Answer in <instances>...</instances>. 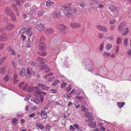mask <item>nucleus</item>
I'll return each mask as SVG.
<instances>
[{"label": "nucleus", "mask_w": 131, "mask_h": 131, "mask_svg": "<svg viewBox=\"0 0 131 131\" xmlns=\"http://www.w3.org/2000/svg\"><path fill=\"white\" fill-rule=\"evenodd\" d=\"M32 71V69H31L29 68H27V73L29 75H30L31 72Z\"/></svg>", "instance_id": "58836bf2"}, {"label": "nucleus", "mask_w": 131, "mask_h": 131, "mask_svg": "<svg viewBox=\"0 0 131 131\" xmlns=\"http://www.w3.org/2000/svg\"><path fill=\"white\" fill-rule=\"evenodd\" d=\"M46 5L48 6H51L52 4H53L54 3V2L50 0H48L46 1Z\"/></svg>", "instance_id": "cd10ccee"}, {"label": "nucleus", "mask_w": 131, "mask_h": 131, "mask_svg": "<svg viewBox=\"0 0 131 131\" xmlns=\"http://www.w3.org/2000/svg\"><path fill=\"white\" fill-rule=\"evenodd\" d=\"M5 11L6 14L10 16L13 13L12 9L10 8L6 7L5 9Z\"/></svg>", "instance_id": "4468645a"}, {"label": "nucleus", "mask_w": 131, "mask_h": 131, "mask_svg": "<svg viewBox=\"0 0 131 131\" xmlns=\"http://www.w3.org/2000/svg\"><path fill=\"white\" fill-rule=\"evenodd\" d=\"M60 13L59 12H55L54 14V17L56 18H58L59 17Z\"/></svg>", "instance_id": "4c0bfd02"}, {"label": "nucleus", "mask_w": 131, "mask_h": 131, "mask_svg": "<svg viewBox=\"0 0 131 131\" xmlns=\"http://www.w3.org/2000/svg\"><path fill=\"white\" fill-rule=\"evenodd\" d=\"M49 88V86L46 84L38 83V86H35V89L38 91H41V90L45 91L48 90Z\"/></svg>", "instance_id": "20e7f679"}, {"label": "nucleus", "mask_w": 131, "mask_h": 131, "mask_svg": "<svg viewBox=\"0 0 131 131\" xmlns=\"http://www.w3.org/2000/svg\"><path fill=\"white\" fill-rule=\"evenodd\" d=\"M125 104V103L124 102H117V105L118 106V107L120 108L122 107Z\"/></svg>", "instance_id": "c85d7f7f"}, {"label": "nucleus", "mask_w": 131, "mask_h": 131, "mask_svg": "<svg viewBox=\"0 0 131 131\" xmlns=\"http://www.w3.org/2000/svg\"><path fill=\"white\" fill-rule=\"evenodd\" d=\"M26 33L28 36V38L29 37H30H30L31 36L32 34V32L31 31L26 32Z\"/></svg>", "instance_id": "864d4df0"}, {"label": "nucleus", "mask_w": 131, "mask_h": 131, "mask_svg": "<svg viewBox=\"0 0 131 131\" xmlns=\"http://www.w3.org/2000/svg\"><path fill=\"white\" fill-rule=\"evenodd\" d=\"M25 74V71L24 70L23 71H21L20 72V75H21L22 77L24 76V75Z\"/></svg>", "instance_id": "338daca9"}, {"label": "nucleus", "mask_w": 131, "mask_h": 131, "mask_svg": "<svg viewBox=\"0 0 131 131\" xmlns=\"http://www.w3.org/2000/svg\"><path fill=\"white\" fill-rule=\"evenodd\" d=\"M122 40V38L121 37L118 38L116 41L117 44H119L121 43V42Z\"/></svg>", "instance_id": "c03bdc74"}, {"label": "nucleus", "mask_w": 131, "mask_h": 131, "mask_svg": "<svg viewBox=\"0 0 131 131\" xmlns=\"http://www.w3.org/2000/svg\"><path fill=\"white\" fill-rule=\"evenodd\" d=\"M94 91L98 93H102L103 91L105 89V86L102 84L99 83L97 85L94 86Z\"/></svg>", "instance_id": "7ed1b4c3"}, {"label": "nucleus", "mask_w": 131, "mask_h": 131, "mask_svg": "<svg viewBox=\"0 0 131 131\" xmlns=\"http://www.w3.org/2000/svg\"><path fill=\"white\" fill-rule=\"evenodd\" d=\"M67 85L66 83L64 82H63L61 85V88H64Z\"/></svg>", "instance_id": "de8ad7c7"}, {"label": "nucleus", "mask_w": 131, "mask_h": 131, "mask_svg": "<svg viewBox=\"0 0 131 131\" xmlns=\"http://www.w3.org/2000/svg\"><path fill=\"white\" fill-rule=\"evenodd\" d=\"M7 68L6 67H2L0 70V72L2 74H4L6 72Z\"/></svg>", "instance_id": "a878e982"}, {"label": "nucleus", "mask_w": 131, "mask_h": 131, "mask_svg": "<svg viewBox=\"0 0 131 131\" xmlns=\"http://www.w3.org/2000/svg\"><path fill=\"white\" fill-rule=\"evenodd\" d=\"M36 126L37 127H39L41 129H42L44 128V126L43 125H41V124L40 123H36Z\"/></svg>", "instance_id": "473e14b6"}, {"label": "nucleus", "mask_w": 131, "mask_h": 131, "mask_svg": "<svg viewBox=\"0 0 131 131\" xmlns=\"http://www.w3.org/2000/svg\"><path fill=\"white\" fill-rule=\"evenodd\" d=\"M29 14L30 16V17H34L35 16L36 13L34 9H31L29 12Z\"/></svg>", "instance_id": "412c9836"}, {"label": "nucleus", "mask_w": 131, "mask_h": 131, "mask_svg": "<svg viewBox=\"0 0 131 131\" xmlns=\"http://www.w3.org/2000/svg\"><path fill=\"white\" fill-rule=\"evenodd\" d=\"M38 48L40 50H45L46 49L45 45L42 42L39 43L38 47Z\"/></svg>", "instance_id": "9b49d317"}, {"label": "nucleus", "mask_w": 131, "mask_h": 131, "mask_svg": "<svg viewBox=\"0 0 131 131\" xmlns=\"http://www.w3.org/2000/svg\"><path fill=\"white\" fill-rule=\"evenodd\" d=\"M9 79V76L8 75H6L3 78V80L5 81H8Z\"/></svg>", "instance_id": "09e8293b"}, {"label": "nucleus", "mask_w": 131, "mask_h": 131, "mask_svg": "<svg viewBox=\"0 0 131 131\" xmlns=\"http://www.w3.org/2000/svg\"><path fill=\"white\" fill-rule=\"evenodd\" d=\"M43 13H44V12H43V11L42 10H40L38 13V15L39 16L43 14Z\"/></svg>", "instance_id": "052dcab7"}, {"label": "nucleus", "mask_w": 131, "mask_h": 131, "mask_svg": "<svg viewBox=\"0 0 131 131\" xmlns=\"http://www.w3.org/2000/svg\"><path fill=\"white\" fill-rule=\"evenodd\" d=\"M57 27L58 29L61 31H64L67 29V27L64 25L60 24Z\"/></svg>", "instance_id": "f3484780"}, {"label": "nucleus", "mask_w": 131, "mask_h": 131, "mask_svg": "<svg viewBox=\"0 0 131 131\" xmlns=\"http://www.w3.org/2000/svg\"><path fill=\"white\" fill-rule=\"evenodd\" d=\"M12 18V19L14 21H15L16 20V18L14 14L13 13L11 15H10Z\"/></svg>", "instance_id": "a18cd8bd"}, {"label": "nucleus", "mask_w": 131, "mask_h": 131, "mask_svg": "<svg viewBox=\"0 0 131 131\" xmlns=\"http://www.w3.org/2000/svg\"><path fill=\"white\" fill-rule=\"evenodd\" d=\"M71 90V88L70 86H69L67 88V92H70Z\"/></svg>", "instance_id": "0e129e2a"}, {"label": "nucleus", "mask_w": 131, "mask_h": 131, "mask_svg": "<svg viewBox=\"0 0 131 131\" xmlns=\"http://www.w3.org/2000/svg\"><path fill=\"white\" fill-rule=\"evenodd\" d=\"M96 28L98 29L103 31L106 32L107 31L106 28L103 26L99 25L97 26Z\"/></svg>", "instance_id": "dca6fc26"}, {"label": "nucleus", "mask_w": 131, "mask_h": 131, "mask_svg": "<svg viewBox=\"0 0 131 131\" xmlns=\"http://www.w3.org/2000/svg\"><path fill=\"white\" fill-rule=\"evenodd\" d=\"M7 51L9 52H11L12 50V48L10 46H8V47L7 48Z\"/></svg>", "instance_id": "774afa93"}, {"label": "nucleus", "mask_w": 131, "mask_h": 131, "mask_svg": "<svg viewBox=\"0 0 131 131\" xmlns=\"http://www.w3.org/2000/svg\"><path fill=\"white\" fill-rule=\"evenodd\" d=\"M14 26L15 25L14 24L9 23L6 25L5 29L6 31H10L14 28Z\"/></svg>", "instance_id": "0eeeda50"}, {"label": "nucleus", "mask_w": 131, "mask_h": 131, "mask_svg": "<svg viewBox=\"0 0 131 131\" xmlns=\"http://www.w3.org/2000/svg\"><path fill=\"white\" fill-rule=\"evenodd\" d=\"M106 47L107 50H108L111 48L112 45L110 43H108L106 46Z\"/></svg>", "instance_id": "79ce46f5"}, {"label": "nucleus", "mask_w": 131, "mask_h": 131, "mask_svg": "<svg viewBox=\"0 0 131 131\" xmlns=\"http://www.w3.org/2000/svg\"><path fill=\"white\" fill-rule=\"evenodd\" d=\"M17 119L16 118H14L12 121L13 124L15 125H16L17 123Z\"/></svg>", "instance_id": "72a5a7b5"}, {"label": "nucleus", "mask_w": 131, "mask_h": 131, "mask_svg": "<svg viewBox=\"0 0 131 131\" xmlns=\"http://www.w3.org/2000/svg\"><path fill=\"white\" fill-rule=\"evenodd\" d=\"M31 102H34L36 104H38L40 102L39 99L37 97H34V98L31 99Z\"/></svg>", "instance_id": "aec40b11"}, {"label": "nucleus", "mask_w": 131, "mask_h": 131, "mask_svg": "<svg viewBox=\"0 0 131 131\" xmlns=\"http://www.w3.org/2000/svg\"><path fill=\"white\" fill-rule=\"evenodd\" d=\"M80 26V24L79 23H72L71 24V27L74 28H77L79 27Z\"/></svg>", "instance_id": "a211bd4d"}, {"label": "nucleus", "mask_w": 131, "mask_h": 131, "mask_svg": "<svg viewBox=\"0 0 131 131\" xmlns=\"http://www.w3.org/2000/svg\"><path fill=\"white\" fill-rule=\"evenodd\" d=\"M47 52L45 50H41L38 52V54L39 55L42 56H43L46 55Z\"/></svg>", "instance_id": "5701e85b"}, {"label": "nucleus", "mask_w": 131, "mask_h": 131, "mask_svg": "<svg viewBox=\"0 0 131 131\" xmlns=\"http://www.w3.org/2000/svg\"><path fill=\"white\" fill-rule=\"evenodd\" d=\"M81 109L83 111H86L87 110V108H86L84 106L82 105L81 106Z\"/></svg>", "instance_id": "6e6d98bb"}, {"label": "nucleus", "mask_w": 131, "mask_h": 131, "mask_svg": "<svg viewBox=\"0 0 131 131\" xmlns=\"http://www.w3.org/2000/svg\"><path fill=\"white\" fill-rule=\"evenodd\" d=\"M44 25L41 24L37 25L36 26V28L39 31H43L44 28Z\"/></svg>", "instance_id": "2eb2a0df"}, {"label": "nucleus", "mask_w": 131, "mask_h": 131, "mask_svg": "<svg viewBox=\"0 0 131 131\" xmlns=\"http://www.w3.org/2000/svg\"><path fill=\"white\" fill-rule=\"evenodd\" d=\"M53 30L51 28H48L47 29L46 32L47 34L51 33L52 31Z\"/></svg>", "instance_id": "49530a36"}, {"label": "nucleus", "mask_w": 131, "mask_h": 131, "mask_svg": "<svg viewBox=\"0 0 131 131\" xmlns=\"http://www.w3.org/2000/svg\"><path fill=\"white\" fill-rule=\"evenodd\" d=\"M30 5L31 4L30 3H26L24 5L25 9L27 10L31 8Z\"/></svg>", "instance_id": "393cba45"}, {"label": "nucleus", "mask_w": 131, "mask_h": 131, "mask_svg": "<svg viewBox=\"0 0 131 131\" xmlns=\"http://www.w3.org/2000/svg\"><path fill=\"white\" fill-rule=\"evenodd\" d=\"M83 65L89 72L95 75H98L105 78H107L112 80L115 79L114 73L110 71L107 73V69L104 67L100 66L94 67V64L89 60H84Z\"/></svg>", "instance_id": "f257e3e1"}, {"label": "nucleus", "mask_w": 131, "mask_h": 131, "mask_svg": "<svg viewBox=\"0 0 131 131\" xmlns=\"http://www.w3.org/2000/svg\"><path fill=\"white\" fill-rule=\"evenodd\" d=\"M90 122V123L88 124V125L91 128H94L95 127L96 125V122H93V121Z\"/></svg>", "instance_id": "4be33fe9"}, {"label": "nucleus", "mask_w": 131, "mask_h": 131, "mask_svg": "<svg viewBox=\"0 0 131 131\" xmlns=\"http://www.w3.org/2000/svg\"><path fill=\"white\" fill-rule=\"evenodd\" d=\"M33 39L34 38H31V39H30V37L28 38V41L26 44V46L27 47L30 48L31 47L33 43Z\"/></svg>", "instance_id": "f8f14e48"}, {"label": "nucleus", "mask_w": 131, "mask_h": 131, "mask_svg": "<svg viewBox=\"0 0 131 131\" xmlns=\"http://www.w3.org/2000/svg\"><path fill=\"white\" fill-rule=\"evenodd\" d=\"M116 22V21L114 19H113L111 20L109 22V23L110 24H113L115 23Z\"/></svg>", "instance_id": "4d7b16f0"}, {"label": "nucleus", "mask_w": 131, "mask_h": 131, "mask_svg": "<svg viewBox=\"0 0 131 131\" xmlns=\"http://www.w3.org/2000/svg\"><path fill=\"white\" fill-rule=\"evenodd\" d=\"M82 96L81 95H78L75 97L76 99L77 100H79V101H81L83 99V95L82 94Z\"/></svg>", "instance_id": "c756f323"}, {"label": "nucleus", "mask_w": 131, "mask_h": 131, "mask_svg": "<svg viewBox=\"0 0 131 131\" xmlns=\"http://www.w3.org/2000/svg\"><path fill=\"white\" fill-rule=\"evenodd\" d=\"M126 23L125 22H122L119 25L118 29L119 30L121 31L125 29L126 27Z\"/></svg>", "instance_id": "1a4fd4ad"}, {"label": "nucleus", "mask_w": 131, "mask_h": 131, "mask_svg": "<svg viewBox=\"0 0 131 131\" xmlns=\"http://www.w3.org/2000/svg\"><path fill=\"white\" fill-rule=\"evenodd\" d=\"M45 38L43 36H41L40 38V41H41L43 42L45 41Z\"/></svg>", "instance_id": "5fc2aeb1"}, {"label": "nucleus", "mask_w": 131, "mask_h": 131, "mask_svg": "<svg viewBox=\"0 0 131 131\" xmlns=\"http://www.w3.org/2000/svg\"><path fill=\"white\" fill-rule=\"evenodd\" d=\"M104 45V43H102L100 45L99 47V50L100 51H102L103 50Z\"/></svg>", "instance_id": "603ef678"}, {"label": "nucleus", "mask_w": 131, "mask_h": 131, "mask_svg": "<svg viewBox=\"0 0 131 131\" xmlns=\"http://www.w3.org/2000/svg\"><path fill=\"white\" fill-rule=\"evenodd\" d=\"M84 115L86 117L85 119V121L87 123H89L93 121L94 118L92 117L91 113L89 112H86L84 114Z\"/></svg>", "instance_id": "39448f33"}, {"label": "nucleus", "mask_w": 131, "mask_h": 131, "mask_svg": "<svg viewBox=\"0 0 131 131\" xmlns=\"http://www.w3.org/2000/svg\"><path fill=\"white\" fill-rule=\"evenodd\" d=\"M80 5L81 7H85V4L83 2H82L80 4Z\"/></svg>", "instance_id": "e2e57ef3"}, {"label": "nucleus", "mask_w": 131, "mask_h": 131, "mask_svg": "<svg viewBox=\"0 0 131 131\" xmlns=\"http://www.w3.org/2000/svg\"><path fill=\"white\" fill-rule=\"evenodd\" d=\"M124 30L122 33V35L124 36L126 35L129 32V29L127 28H126L124 29Z\"/></svg>", "instance_id": "bb28decb"}, {"label": "nucleus", "mask_w": 131, "mask_h": 131, "mask_svg": "<svg viewBox=\"0 0 131 131\" xmlns=\"http://www.w3.org/2000/svg\"><path fill=\"white\" fill-rule=\"evenodd\" d=\"M37 108V106L36 105H34L31 107V110H35Z\"/></svg>", "instance_id": "680f3d73"}, {"label": "nucleus", "mask_w": 131, "mask_h": 131, "mask_svg": "<svg viewBox=\"0 0 131 131\" xmlns=\"http://www.w3.org/2000/svg\"><path fill=\"white\" fill-rule=\"evenodd\" d=\"M127 38H125L124 39V45L126 46H127Z\"/></svg>", "instance_id": "3c124183"}, {"label": "nucleus", "mask_w": 131, "mask_h": 131, "mask_svg": "<svg viewBox=\"0 0 131 131\" xmlns=\"http://www.w3.org/2000/svg\"><path fill=\"white\" fill-rule=\"evenodd\" d=\"M37 62L36 61H30L29 62V64L32 66H34L36 64Z\"/></svg>", "instance_id": "e433bc0d"}, {"label": "nucleus", "mask_w": 131, "mask_h": 131, "mask_svg": "<svg viewBox=\"0 0 131 131\" xmlns=\"http://www.w3.org/2000/svg\"><path fill=\"white\" fill-rule=\"evenodd\" d=\"M8 38L7 34H2L0 36V41H6Z\"/></svg>", "instance_id": "9d476101"}, {"label": "nucleus", "mask_w": 131, "mask_h": 131, "mask_svg": "<svg viewBox=\"0 0 131 131\" xmlns=\"http://www.w3.org/2000/svg\"><path fill=\"white\" fill-rule=\"evenodd\" d=\"M3 21L5 23H7L9 21V20L7 17H6L4 18Z\"/></svg>", "instance_id": "8fccbe9b"}, {"label": "nucleus", "mask_w": 131, "mask_h": 131, "mask_svg": "<svg viewBox=\"0 0 131 131\" xmlns=\"http://www.w3.org/2000/svg\"><path fill=\"white\" fill-rule=\"evenodd\" d=\"M74 94H76L78 95H81L82 94L83 95L84 94L82 92H81L80 89H77L74 92Z\"/></svg>", "instance_id": "b1692460"}, {"label": "nucleus", "mask_w": 131, "mask_h": 131, "mask_svg": "<svg viewBox=\"0 0 131 131\" xmlns=\"http://www.w3.org/2000/svg\"><path fill=\"white\" fill-rule=\"evenodd\" d=\"M43 64H39V66L40 67V69L41 70H42L46 69L47 67V66L46 64L43 65Z\"/></svg>", "instance_id": "2f4dec72"}, {"label": "nucleus", "mask_w": 131, "mask_h": 131, "mask_svg": "<svg viewBox=\"0 0 131 131\" xmlns=\"http://www.w3.org/2000/svg\"><path fill=\"white\" fill-rule=\"evenodd\" d=\"M71 3L68 4L66 5H65L62 7V9L65 15L69 17H71L72 16V14L70 13L68 10L71 9Z\"/></svg>", "instance_id": "f03ea898"}, {"label": "nucleus", "mask_w": 131, "mask_h": 131, "mask_svg": "<svg viewBox=\"0 0 131 131\" xmlns=\"http://www.w3.org/2000/svg\"><path fill=\"white\" fill-rule=\"evenodd\" d=\"M109 8L113 12L117 13L119 11L121 8L118 6L115 7L114 5H111L109 7Z\"/></svg>", "instance_id": "423d86ee"}, {"label": "nucleus", "mask_w": 131, "mask_h": 131, "mask_svg": "<svg viewBox=\"0 0 131 131\" xmlns=\"http://www.w3.org/2000/svg\"><path fill=\"white\" fill-rule=\"evenodd\" d=\"M18 80L17 78V75L16 74H14L13 77V82L15 83H16Z\"/></svg>", "instance_id": "7c9ffc66"}, {"label": "nucleus", "mask_w": 131, "mask_h": 131, "mask_svg": "<svg viewBox=\"0 0 131 131\" xmlns=\"http://www.w3.org/2000/svg\"><path fill=\"white\" fill-rule=\"evenodd\" d=\"M38 96L39 97V100H40L41 102L42 103L43 100V95H39Z\"/></svg>", "instance_id": "ea45409f"}, {"label": "nucleus", "mask_w": 131, "mask_h": 131, "mask_svg": "<svg viewBox=\"0 0 131 131\" xmlns=\"http://www.w3.org/2000/svg\"><path fill=\"white\" fill-rule=\"evenodd\" d=\"M70 129L71 131H74V127L72 125L70 126Z\"/></svg>", "instance_id": "69168bd1"}, {"label": "nucleus", "mask_w": 131, "mask_h": 131, "mask_svg": "<svg viewBox=\"0 0 131 131\" xmlns=\"http://www.w3.org/2000/svg\"><path fill=\"white\" fill-rule=\"evenodd\" d=\"M54 78L53 77H51L48 78V80L49 82H50L54 80Z\"/></svg>", "instance_id": "13d9d810"}, {"label": "nucleus", "mask_w": 131, "mask_h": 131, "mask_svg": "<svg viewBox=\"0 0 131 131\" xmlns=\"http://www.w3.org/2000/svg\"><path fill=\"white\" fill-rule=\"evenodd\" d=\"M40 92L39 91H35L34 93V94L35 96H38L40 95Z\"/></svg>", "instance_id": "a19ab883"}, {"label": "nucleus", "mask_w": 131, "mask_h": 131, "mask_svg": "<svg viewBox=\"0 0 131 131\" xmlns=\"http://www.w3.org/2000/svg\"><path fill=\"white\" fill-rule=\"evenodd\" d=\"M103 55L105 57L107 58L110 56V54L109 53L105 52L104 53Z\"/></svg>", "instance_id": "37998d69"}, {"label": "nucleus", "mask_w": 131, "mask_h": 131, "mask_svg": "<svg viewBox=\"0 0 131 131\" xmlns=\"http://www.w3.org/2000/svg\"><path fill=\"white\" fill-rule=\"evenodd\" d=\"M59 82V81L58 80H54L53 82H52V85L54 86H55L57 85L58 83Z\"/></svg>", "instance_id": "c9c22d12"}, {"label": "nucleus", "mask_w": 131, "mask_h": 131, "mask_svg": "<svg viewBox=\"0 0 131 131\" xmlns=\"http://www.w3.org/2000/svg\"><path fill=\"white\" fill-rule=\"evenodd\" d=\"M33 87L32 86H30L29 87L28 86L27 91L29 93L33 91Z\"/></svg>", "instance_id": "f704fd0d"}, {"label": "nucleus", "mask_w": 131, "mask_h": 131, "mask_svg": "<svg viewBox=\"0 0 131 131\" xmlns=\"http://www.w3.org/2000/svg\"><path fill=\"white\" fill-rule=\"evenodd\" d=\"M71 11L74 14H77V13H76V10L75 9L73 8V9H70Z\"/></svg>", "instance_id": "bf43d9fd"}, {"label": "nucleus", "mask_w": 131, "mask_h": 131, "mask_svg": "<svg viewBox=\"0 0 131 131\" xmlns=\"http://www.w3.org/2000/svg\"><path fill=\"white\" fill-rule=\"evenodd\" d=\"M40 114L41 117L43 118L46 119L47 118V113L45 111H44L43 110L41 111Z\"/></svg>", "instance_id": "6ab92c4d"}, {"label": "nucleus", "mask_w": 131, "mask_h": 131, "mask_svg": "<svg viewBox=\"0 0 131 131\" xmlns=\"http://www.w3.org/2000/svg\"><path fill=\"white\" fill-rule=\"evenodd\" d=\"M24 82L22 81L20 82L19 85V87L20 88L22 86V89L24 90L27 91L28 88V85L26 83L24 84Z\"/></svg>", "instance_id": "6e6552de"}, {"label": "nucleus", "mask_w": 131, "mask_h": 131, "mask_svg": "<svg viewBox=\"0 0 131 131\" xmlns=\"http://www.w3.org/2000/svg\"><path fill=\"white\" fill-rule=\"evenodd\" d=\"M37 61L40 64H44L46 61L45 59L39 57L38 58Z\"/></svg>", "instance_id": "ddd939ff"}]
</instances>
